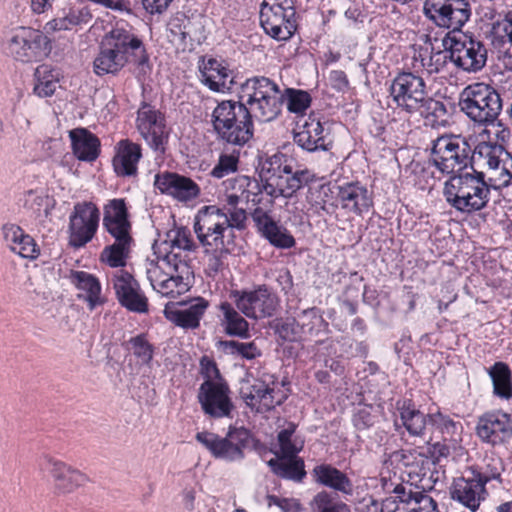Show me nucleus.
I'll return each mask as SVG.
<instances>
[{
  "instance_id": "ddd939ff",
  "label": "nucleus",
  "mask_w": 512,
  "mask_h": 512,
  "mask_svg": "<svg viewBox=\"0 0 512 512\" xmlns=\"http://www.w3.org/2000/svg\"><path fill=\"white\" fill-rule=\"evenodd\" d=\"M296 11L291 0H263L260 6V24L265 33L278 41H285L296 31Z\"/></svg>"
},
{
  "instance_id": "5701e85b",
  "label": "nucleus",
  "mask_w": 512,
  "mask_h": 512,
  "mask_svg": "<svg viewBox=\"0 0 512 512\" xmlns=\"http://www.w3.org/2000/svg\"><path fill=\"white\" fill-rule=\"evenodd\" d=\"M402 462L412 484L423 491L431 490L438 480V472L433 459L424 451L408 450L402 454Z\"/></svg>"
},
{
  "instance_id": "473e14b6",
  "label": "nucleus",
  "mask_w": 512,
  "mask_h": 512,
  "mask_svg": "<svg viewBox=\"0 0 512 512\" xmlns=\"http://www.w3.org/2000/svg\"><path fill=\"white\" fill-rule=\"evenodd\" d=\"M3 237L11 251L23 258L36 259L40 249L35 240L16 224H5L2 227Z\"/></svg>"
},
{
  "instance_id": "aec40b11",
  "label": "nucleus",
  "mask_w": 512,
  "mask_h": 512,
  "mask_svg": "<svg viewBox=\"0 0 512 512\" xmlns=\"http://www.w3.org/2000/svg\"><path fill=\"white\" fill-rule=\"evenodd\" d=\"M476 435L487 445H505L512 438V416L500 410L482 414L476 424Z\"/></svg>"
},
{
  "instance_id": "c756f323",
  "label": "nucleus",
  "mask_w": 512,
  "mask_h": 512,
  "mask_svg": "<svg viewBox=\"0 0 512 512\" xmlns=\"http://www.w3.org/2000/svg\"><path fill=\"white\" fill-rule=\"evenodd\" d=\"M201 81L211 90L224 92L230 90L234 83L232 71L224 61L215 58H203L199 65Z\"/></svg>"
},
{
  "instance_id": "c85d7f7f",
  "label": "nucleus",
  "mask_w": 512,
  "mask_h": 512,
  "mask_svg": "<svg viewBox=\"0 0 512 512\" xmlns=\"http://www.w3.org/2000/svg\"><path fill=\"white\" fill-rule=\"evenodd\" d=\"M337 198L343 210L356 215L367 213L374 204L372 193L360 182L338 186Z\"/></svg>"
},
{
  "instance_id": "7ed1b4c3",
  "label": "nucleus",
  "mask_w": 512,
  "mask_h": 512,
  "mask_svg": "<svg viewBox=\"0 0 512 512\" xmlns=\"http://www.w3.org/2000/svg\"><path fill=\"white\" fill-rule=\"evenodd\" d=\"M245 209L226 211L225 207L206 205L194 217V232L205 252L235 253L239 249L237 231L247 227Z\"/></svg>"
},
{
  "instance_id": "864d4df0",
  "label": "nucleus",
  "mask_w": 512,
  "mask_h": 512,
  "mask_svg": "<svg viewBox=\"0 0 512 512\" xmlns=\"http://www.w3.org/2000/svg\"><path fill=\"white\" fill-rule=\"evenodd\" d=\"M330 189L326 186H320L311 190L307 196L310 209L317 216L332 215L335 212V205L328 203Z\"/></svg>"
},
{
  "instance_id": "58836bf2",
  "label": "nucleus",
  "mask_w": 512,
  "mask_h": 512,
  "mask_svg": "<svg viewBox=\"0 0 512 512\" xmlns=\"http://www.w3.org/2000/svg\"><path fill=\"white\" fill-rule=\"evenodd\" d=\"M74 155L81 161L92 162L100 152L99 139L85 128H77L69 132Z\"/></svg>"
},
{
  "instance_id": "6e6d98bb",
  "label": "nucleus",
  "mask_w": 512,
  "mask_h": 512,
  "mask_svg": "<svg viewBox=\"0 0 512 512\" xmlns=\"http://www.w3.org/2000/svg\"><path fill=\"white\" fill-rule=\"evenodd\" d=\"M312 512H351L347 504L336 501L327 491L317 493L311 501Z\"/></svg>"
},
{
  "instance_id": "f3484780",
  "label": "nucleus",
  "mask_w": 512,
  "mask_h": 512,
  "mask_svg": "<svg viewBox=\"0 0 512 512\" xmlns=\"http://www.w3.org/2000/svg\"><path fill=\"white\" fill-rule=\"evenodd\" d=\"M100 212L91 202L77 203L69 216V245L80 248L95 236L99 225Z\"/></svg>"
},
{
  "instance_id": "1a4fd4ad",
  "label": "nucleus",
  "mask_w": 512,
  "mask_h": 512,
  "mask_svg": "<svg viewBox=\"0 0 512 512\" xmlns=\"http://www.w3.org/2000/svg\"><path fill=\"white\" fill-rule=\"evenodd\" d=\"M459 107L472 122L486 127L498 120L502 111V99L492 85L474 82L461 91Z\"/></svg>"
},
{
  "instance_id": "412c9836",
  "label": "nucleus",
  "mask_w": 512,
  "mask_h": 512,
  "mask_svg": "<svg viewBox=\"0 0 512 512\" xmlns=\"http://www.w3.org/2000/svg\"><path fill=\"white\" fill-rule=\"evenodd\" d=\"M104 229L113 241L101 251L100 261L111 268L125 267L135 245L132 224L105 227Z\"/></svg>"
},
{
  "instance_id": "79ce46f5",
  "label": "nucleus",
  "mask_w": 512,
  "mask_h": 512,
  "mask_svg": "<svg viewBox=\"0 0 512 512\" xmlns=\"http://www.w3.org/2000/svg\"><path fill=\"white\" fill-rule=\"evenodd\" d=\"M493 386V395L502 400L512 398V370L505 362L498 361L487 369Z\"/></svg>"
},
{
  "instance_id": "9b49d317",
  "label": "nucleus",
  "mask_w": 512,
  "mask_h": 512,
  "mask_svg": "<svg viewBox=\"0 0 512 512\" xmlns=\"http://www.w3.org/2000/svg\"><path fill=\"white\" fill-rule=\"evenodd\" d=\"M471 153L472 149L464 137L444 135L433 142L429 163L440 173L452 176L469 171Z\"/></svg>"
},
{
  "instance_id": "13d9d810",
  "label": "nucleus",
  "mask_w": 512,
  "mask_h": 512,
  "mask_svg": "<svg viewBox=\"0 0 512 512\" xmlns=\"http://www.w3.org/2000/svg\"><path fill=\"white\" fill-rule=\"evenodd\" d=\"M23 206L37 216L41 215L42 212L47 215L50 199L41 191L29 190L24 194Z\"/></svg>"
},
{
  "instance_id": "4d7b16f0",
  "label": "nucleus",
  "mask_w": 512,
  "mask_h": 512,
  "mask_svg": "<svg viewBox=\"0 0 512 512\" xmlns=\"http://www.w3.org/2000/svg\"><path fill=\"white\" fill-rule=\"evenodd\" d=\"M283 95L290 113L303 114L310 107L311 96L306 91L287 88Z\"/></svg>"
},
{
  "instance_id": "7c9ffc66",
  "label": "nucleus",
  "mask_w": 512,
  "mask_h": 512,
  "mask_svg": "<svg viewBox=\"0 0 512 512\" xmlns=\"http://www.w3.org/2000/svg\"><path fill=\"white\" fill-rule=\"evenodd\" d=\"M487 481L488 478H482L480 475L474 478H458L451 488V497L471 511H476L483 499Z\"/></svg>"
},
{
  "instance_id": "ea45409f",
  "label": "nucleus",
  "mask_w": 512,
  "mask_h": 512,
  "mask_svg": "<svg viewBox=\"0 0 512 512\" xmlns=\"http://www.w3.org/2000/svg\"><path fill=\"white\" fill-rule=\"evenodd\" d=\"M276 457L270 459L267 464L271 471L278 477L300 482L306 475L304 461L296 456L284 457L274 452Z\"/></svg>"
},
{
  "instance_id": "6e6552de",
  "label": "nucleus",
  "mask_w": 512,
  "mask_h": 512,
  "mask_svg": "<svg viewBox=\"0 0 512 512\" xmlns=\"http://www.w3.org/2000/svg\"><path fill=\"white\" fill-rule=\"evenodd\" d=\"M240 101L246 104L253 117L269 122L278 117L284 103L279 86L267 77H253L241 84Z\"/></svg>"
},
{
  "instance_id": "69168bd1",
  "label": "nucleus",
  "mask_w": 512,
  "mask_h": 512,
  "mask_svg": "<svg viewBox=\"0 0 512 512\" xmlns=\"http://www.w3.org/2000/svg\"><path fill=\"white\" fill-rule=\"evenodd\" d=\"M371 406L359 408L353 416L354 426L358 430H365L374 425L376 416L372 413Z\"/></svg>"
},
{
  "instance_id": "f704fd0d",
  "label": "nucleus",
  "mask_w": 512,
  "mask_h": 512,
  "mask_svg": "<svg viewBox=\"0 0 512 512\" xmlns=\"http://www.w3.org/2000/svg\"><path fill=\"white\" fill-rule=\"evenodd\" d=\"M126 65H128L127 61L103 37L99 51L93 60V72L99 77L117 76Z\"/></svg>"
},
{
  "instance_id": "393cba45",
  "label": "nucleus",
  "mask_w": 512,
  "mask_h": 512,
  "mask_svg": "<svg viewBox=\"0 0 512 512\" xmlns=\"http://www.w3.org/2000/svg\"><path fill=\"white\" fill-rule=\"evenodd\" d=\"M225 194L223 201L226 211L240 209L238 204L242 201L252 204H262L260 183L258 180L245 175H238L223 182Z\"/></svg>"
},
{
  "instance_id": "3c124183",
  "label": "nucleus",
  "mask_w": 512,
  "mask_h": 512,
  "mask_svg": "<svg viewBox=\"0 0 512 512\" xmlns=\"http://www.w3.org/2000/svg\"><path fill=\"white\" fill-rule=\"evenodd\" d=\"M296 428L297 425L295 423L289 422L285 428L279 431L277 435L279 451L277 452L280 455H283L284 457H293L302 450L303 442H298L296 438H293Z\"/></svg>"
},
{
  "instance_id": "dca6fc26",
  "label": "nucleus",
  "mask_w": 512,
  "mask_h": 512,
  "mask_svg": "<svg viewBox=\"0 0 512 512\" xmlns=\"http://www.w3.org/2000/svg\"><path fill=\"white\" fill-rule=\"evenodd\" d=\"M128 64L144 67L149 63V55L141 36L134 27L126 22H117L116 25L104 35Z\"/></svg>"
},
{
  "instance_id": "680f3d73",
  "label": "nucleus",
  "mask_w": 512,
  "mask_h": 512,
  "mask_svg": "<svg viewBox=\"0 0 512 512\" xmlns=\"http://www.w3.org/2000/svg\"><path fill=\"white\" fill-rule=\"evenodd\" d=\"M238 168V158L232 154H222L219 157L217 164L213 167L210 175L214 178L221 179L231 173H234Z\"/></svg>"
},
{
  "instance_id": "e2e57ef3",
  "label": "nucleus",
  "mask_w": 512,
  "mask_h": 512,
  "mask_svg": "<svg viewBox=\"0 0 512 512\" xmlns=\"http://www.w3.org/2000/svg\"><path fill=\"white\" fill-rule=\"evenodd\" d=\"M411 504V506L405 507L404 512H438L435 500L424 492L417 494Z\"/></svg>"
},
{
  "instance_id": "39448f33",
  "label": "nucleus",
  "mask_w": 512,
  "mask_h": 512,
  "mask_svg": "<svg viewBox=\"0 0 512 512\" xmlns=\"http://www.w3.org/2000/svg\"><path fill=\"white\" fill-rule=\"evenodd\" d=\"M491 187L485 181L484 173L476 171L471 166L469 171L450 176L444 182L442 192L451 208L470 215L487 207Z\"/></svg>"
},
{
  "instance_id": "cd10ccee",
  "label": "nucleus",
  "mask_w": 512,
  "mask_h": 512,
  "mask_svg": "<svg viewBox=\"0 0 512 512\" xmlns=\"http://www.w3.org/2000/svg\"><path fill=\"white\" fill-rule=\"evenodd\" d=\"M293 140L309 153L328 151L332 146L328 130L319 120L311 117L294 131Z\"/></svg>"
},
{
  "instance_id": "f03ea898",
  "label": "nucleus",
  "mask_w": 512,
  "mask_h": 512,
  "mask_svg": "<svg viewBox=\"0 0 512 512\" xmlns=\"http://www.w3.org/2000/svg\"><path fill=\"white\" fill-rule=\"evenodd\" d=\"M423 12L437 26L451 29L443 38V47L458 68L476 73L485 67L487 49L484 43L460 30L471 16V7L466 0H425Z\"/></svg>"
},
{
  "instance_id": "052dcab7",
  "label": "nucleus",
  "mask_w": 512,
  "mask_h": 512,
  "mask_svg": "<svg viewBox=\"0 0 512 512\" xmlns=\"http://www.w3.org/2000/svg\"><path fill=\"white\" fill-rule=\"evenodd\" d=\"M279 336L286 341H298L304 336L297 315L286 318L278 327Z\"/></svg>"
},
{
  "instance_id": "b1692460",
  "label": "nucleus",
  "mask_w": 512,
  "mask_h": 512,
  "mask_svg": "<svg viewBox=\"0 0 512 512\" xmlns=\"http://www.w3.org/2000/svg\"><path fill=\"white\" fill-rule=\"evenodd\" d=\"M39 468L52 477L54 488L59 494L71 493L88 481L81 471L49 455L40 459Z\"/></svg>"
},
{
  "instance_id": "774afa93",
  "label": "nucleus",
  "mask_w": 512,
  "mask_h": 512,
  "mask_svg": "<svg viewBox=\"0 0 512 512\" xmlns=\"http://www.w3.org/2000/svg\"><path fill=\"white\" fill-rule=\"evenodd\" d=\"M447 58H449V54L447 55L446 51L435 53L429 57L428 61L421 60L422 67L430 75L439 73L444 68Z\"/></svg>"
},
{
  "instance_id": "0e129e2a",
  "label": "nucleus",
  "mask_w": 512,
  "mask_h": 512,
  "mask_svg": "<svg viewBox=\"0 0 512 512\" xmlns=\"http://www.w3.org/2000/svg\"><path fill=\"white\" fill-rule=\"evenodd\" d=\"M423 492L424 491L422 490L421 493ZM393 493L394 495L391 497L396 498L397 503L401 507H409L412 505L411 503L414 502V498H416L420 491L413 492L411 485L397 484L393 489Z\"/></svg>"
},
{
  "instance_id": "de8ad7c7",
  "label": "nucleus",
  "mask_w": 512,
  "mask_h": 512,
  "mask_svg": "<svg viewBox=\"0 0 512 512\" xmlns=\"http://www.w3.org/2000/svg\"><path fill=\"white\" fill-rule=\"evenodd\" d=\"M297 317L304 336H317L321 332L328 331L329 324L317 307L304 309L297 314Z\"/></svg>"
},
{
  "instance_id": "09e8293b",
  "label": "nucleus",
  "mask_w": 512,
  "mask_h": 512,
  "mask_svg": "<svg viewBox=\"0 0 512 512\" xmlns=\"http://www.w3.org/2000/svg\"><path fill=\"white\" fill-rule=\"evenodd\" d=\"M253 205L255 208L251 211L252 221L258 233H260L262 237H265V235H267L272 229H275V226L278 224L271 215L274 201L263 197L262 204Z\"/></svg>"
},
{
  "instance_id": "4468645a",
  "label": "nucleus",
  "mask_w": 512,
  "mask_h": 512,
  "mask_svg": "<svg viewBox=\"0 0 512 512\" xmlns=\"http://www.w3.org/2000/svg\"><path fill=\"white\" fill-rule=\"evenodd\" d=\"M230 298L244 316L253 320L272 317L280 304L277 294L265 284L253 289L232 290Z\"/></svg>"
},
{
  "instance_id": "72a5a7b5",
  "label": "nucleus",
  "mask_w": 512,
  "mask_h": 512,
  "mask_svg": "<svg viewBox=\"0 0 512 512\" xmlns=\"http://www.w3.org/2000/svg\"><path fill=\"white\" fill-rule=\"evenodd\" d=\"M142 157L141 146L128 139L121 140L117 145V152L113 158V167L118 176H134L137 165Z\"/></svg>"
},
{
  "instance_id": "f257e3e1",
  "label": "nucleus",
  "mask_w": 512,
  "mask_h": 512,
  "mask_svg": "<svg viewBox=\"0 0 512 512\" xmlns=\"http://www.w3.org/2000/svg\"><path fill=\"white\" fill-rule=\"evenodd\" d=\"M153 249L155 257L145 264L153 290L172 298L187 292L193 279L189 253L197 249L191 232L184 227L172 229Z\"/></svg>"
},
{
  "instance_id": "f8f14e48",
  "label": "nucleus",
  "mask_w": 512,
  "mask_h": 512,
  "mask_svg": "<svg viewBox=\"0 0 512 512\" xmlns=\"http://www.w3.org/2000/svg\"><path fill=\"white\" fill-rule=\"evenodd\" d=\"M195 438L214 458L238 462L245 457L244 451L249 445L251 433L242 426L231 425L223 437L213 432L202 431L198 432Z\"/></svg>"
},
{
  "instance_id": "5fc2aeb1",
  "label": "nucleus",
  "mask_w": 512,
  "mask_h": 512,
  "mask_svg": "<svg viewBox=\"0 0 512 512\" xmlns=\"http://www.w3.org/2000/svg\"><path fill=\"white\" fill-rule=\"evenodd\" d=\"M125 348L130 351L143 365L150 364L153 359L154 347L148 341L145 334H139L131 337L126 342Z\"/></svg>"
},
{
  "instance_id": "c03bdc74",
  "label": "nucleus",
  "mask_w": 512,
  "mask_h": 512,
  "mask_svg": "<svg viewBox=\"0 0 512 512\" xmlns=\"http://www.w3.org/2000/svg\"><path fill=\"white\" fill-rule=\"evenodd\" d=\"M91 19L92 15L88 8L70 9L64 16L48 21L44 30L46 33L71 30L74 27L88 24Z\"/></svg>"
},
{
  "instance_id": "6ab92c4d",
  "label": "nucleus",
  "mask_w": 512,
  "mask_h": 512,
  "mask_svg": "<svg viewBox=\"0 0 512 512\" xmlns=\"http://www.w3.org/2000/svg\"><path fill=\"white\" fill-rule=\"evenodd\" d=\"M136 127L147 144L154 150L163 153L168 141L165 117L150 104L143 103L137 111Z\"/></svg>"
},
{
  "instance_id": "2eb2a0df",
  "label": "nucleus",
  "mask_w": 512,
  "mask_h": 512,
  "mask_svg": "<svg viewBox=\"0 0 512 512\" xmlns=\"http://www.w3.org/2000/svg\"><path fill=\"white\" fill-rule=\"evenodd\" d=\"M389 92L396 108L408 115L416 114L428 95L423 77L410 71L398 73L391 82Z\"/></svg>"
},
{
  "instance_id": "a878e982",
  "label": "nucleus",
  "mask_w": 512,
  "mask_h": 512,
  "mask_svg": "<svg viewBox=\"0 0 512 512\" xmlns=\"http://www.w3.org/2000/svg\"><path fill=\"white\" fill-rule=\"evenodd\" d=\"M472 157L481 160L489 170L497 172L503 184H508L512 179V156L503 145L480 142L472 151Z\"/></svg>"
},
{
  "instance_id": "20e7f679",
  "label": "nucleus",
  "mask_w": 512,
  "mask_h": 512,
  "mask_svg": "<svg viewBox=\"0 0 512 512\" xmlns=\"http://www.w3.org/2000/svg\"><path fill=\"white\" fill-rule=\"evenodd\" d=\"M259 178L262 196L274 201L278 197H293L312 179V174L297 167L288 155L278 152L260 163Z\"/></svg>"
},
{
  "instance_id": "e433bc0d",
  "label": "nucleus",
  "mask_w": 512,
  "mask_h": 512,
  "mask_svg": "<svg viewBox=\"0 0 512 512\" xmlns=\"http://www.w3.org/2000/svg\"><path fill=\"white\" fill-rule=\"evenodd\" d=\"M312 475L316 483L345 495H351L353 484L342 471L330 464H320L313 468Z\"/></svg>"
},
{
  "instance_id": "bf43d9fd",
  "label": "nucleus",
  "mask_w": 512,
  "mask_h": 512,
  "mask_svg": "<svg viewBox=\"0 0 512 512\" xmlns=\"http://www.w3.org/2000/svg\"><path fill=\"white\" fill-rule=\"evenodd\" d=\"M270 244L277 248L289 249L295 246L296 242L291 233L279 223L264 237Z\"/></svg>"
},
{
  "instance_id": "9d476101",
  "label": "nucleus",
  "mask_w": 512,
  "mask_h": 512,
  "mask_svg": "<svg viewBox=\"0 0 512 512\" xmlns=\"http://www.w3.org/2000/svg\"><path fill=\"white\" fill-rule=\"evenodd\" d=\"M2 47L8 56L23 63L41 61L51 51L50 40L43 32L25 26L8 31Z\"/></svg>"
},
{
  "instance_id": "a211bd4d",
  "label": "nucleus",
  "mask_w": 512,
  "mask_h": 512,
  "mask_svg": "<svg viewBox=\"0 0 512 512\" xmlns=\"http://www.w3.org/2000/svg\"><path fill=\"white\" fill-rule=\"evenodd\" d=\"M198 401L205 415L219 419L230 417L234 408L229 386L222 380H205L199 387Z\"/></svg>"
},
{
  "instance_id": "a18cd8bd",
  "label": "nucleus",
  "mask_w": 512,
  "mask_h": 512,
  "mask_svg": "<svg viewBox=\"0 0 512 512\" xmlns=\"http://www.w3.org/2000/svg\"><path fill=\"white\" fill-rule=\"evenodd\" d=\"M59 73L50 65H39L34 72L33 93L40 97H51L57 90Z\"/></svg>"
},
{
  "instance_id": "8fccbe9b",
  "label": "nucleus",
  "mask_w": 512,
  "mask_h": 512,
  "mask_svg": "<svg viewBox=\"0 0 512 512\" xmlns=\"http://www.w3.org/2000/svg\"><path fill=\"white\" fill-rule=\"evenodd\" d=\"M129 213L124 199L114 198L103 207V227L130 225Z\"/></svg>"
},
{
  "instance_id": "c9c22d12",
  "label": "nucleus",
  "mask_w": 512,
  "mask_h": 512,
  "mask_svg": "<svg viewBox=\"0 0 512 512\" xmlns=\"http://www.w3.org/2000/svg\"><path fill=\"white\" fill-rule=\"evenodd\" d=\"M247 399L250 400L249 404L251 406L259 405L257 411H269L280 405L284 401L285 396L282 395L279 388H276L273 380L271 382L257 380L251 386Z\"/></svg>"
},
{
  "instance_id": "338daca9",
  "label": "nucleus",
  "mask_w": 512,
  "mask_h": 512,
  "mask_svg": "<svg viewBox=\"0 0 512 512\" xmlns=\"http://www.w3.org/2000/svg\"><path fill=\"white\" fill-rule=\"evenodd\" d=\"M171 33L180 39L182 43H186L187 39L191 40L190 20L185 16L177 17L170 23Z\"/></svg>"
},
{
  "instance_id": "2f4dec72",
  "label": "nucleus",
  "mask_w": 512,
  "mask_h": 512,
  "mask_svg": "<svg viewBox=\"0 0 512 512\" xmlns=\"http://www.w3.org/2000/svg\"><path fill=\"white\" fill-rule=\"evenodd\" d=\"M209 302L204 298H195L190 305L184 309L166 306L164 314L166 318L175 325L185 329H196L200 320L205 314Z\"/></svg>"
},
{
  "instance_id": "49530a36",
  "label": "nucleus",
  "mask_w": 512,
  "mask_h": 512,
  "mask_svg": "<svg viewBox=\"0 0 512 512\" xmlns=\"http://www.w3.org/2000/svg\"><path fill=\"white\" fill-rule=\"evenodd\" d=\"M417 109V113L425 119V123L431 127L445 126L447 123L448 110L446 105L427 95Z\"/></svg>"
},
{
  "instance_id": "4c0bfd02",
  "label": "nucleus",
  "mask_w": 512,
  "mask_h": 512,
  "mask_svg": "<svg viewBox=\"0 0 512 512\" xmlns=\"http://www.w3.org/2000/svg\"><path fill=\"white\" fill-rule=\"evenodd\" d=\"M221 312L220 325L228 336L247 339L249 334V323L236 308L234 302L224 301L219 304Z\"/></svg>"
},
{
  "instance_id": "bb28decb",
  "label": "nucleus",
  "mask_w": 512,
  "mask_h": 512,
  "mask_svg": "<svg viewBox=\"0 0 512 512\" xmlns=\"http://www.w3.org/2000/svg\"><path fill=\"white\" fill-rule=\"evenodd\" d=\"M154 185L162 194L182 203L196 200L201 193L199 185L194 180L174 172L157 174Z\"/></svg>"
},
{
  "instance_id": "0eeeda50",
  "label": "nucleus",
  "mask_w": 512,
  "mask_h": 512,
  "mask_svg": "<svg viewBox=\"0 0 512 512\" xmlns=\"http://www.w3.org/2000/svg\"><path fill=\"white\" fill-rule=\"evenodd\" d=\"M400 420L411 437L422 439L430 444L439 433L443 441H456L459 430L462 429L460 422H455L449 416L441 412L425 414L417 409L410 401L404 402L399 407Z\"/></svg>"
},
{
  "instance_id": "a19ab883",
  "label": "nucleus",
  "mask_w": 512,
  "mask_h": 512,
  "mask_svg": "<svg viewBox=\"0 0 512 512\" xmlns=\"http://www.w3.org/2000/svg\"><path fill=\"white\" fill-rule=\"evenodd\" d=\"M69 278L78 290L85 293L79 297H83L91 310L102 303L101 284L94 275L85 271H71Z\"/></svg>"
},
{
  "instance_id": "4be33fe9",
  "label": "nucleus",
  "mask_w": 512,
  "mask_h": 512,
  "mask_svg": "<svg viewBox=\"0 0 512 512\" xmlns=\"http://www.w3.org/2000/svg\"><path fill=\"white\" fill-rule=\"evenodd\" d=\"M111 282L122 307L134 313L148 312V298L132 274L126 270H118L112 275Z\"/></svg>"
},
{
  "instance_id": "37998d69",
  "label": "nucleus",
  "mask_w": 512,
  "mask_h": 512,
  "mask_svg": "<svg viewBox=\"0 0 512 512\" xmlns=\"http://www.w3.org/2000/svg\"><path fill=\"white\" fill-rule=\"evenodd\" d=\"M490 38L495 48L512 55V11L504 13L492 23Z\"/></svg>"
},
{
  "instance_id": "423d86ee",
  "label": "nucleus",
  "mask_w": 512,
  "mask_h": 512,
  "mask_svg": "<svg viewBox=\"0 0 512 512\" xmlns=\"http://www.w3.org/2000/svg\"><path fill=\"white\" fill-rule=\"evenodd\" d=\"M211 123L217 138L234 146H244L254 135L253 116L241 101L219 102L212 111Z\"/></svg>"
},
{
  "instance_id": "603ef678",
  "label": "nucleus",
  "mask_w": 512,
  "mask_h": 512,
  "mask_svg": "<svg viewBox=\"0 0 512 512\" xmlns=\"http://www.w3.org/2000/svg\"><path fill=\"white\" fill-rule=\"evenodd\" d=\"M218 347L226 354L239 356L246 360H253L261 356V350L254 341L239 342L235 340H220Z\"/></svg>"
}]
</instances>
